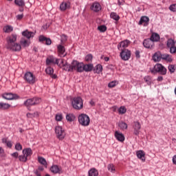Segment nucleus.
Returning <instances> with one entry per match:
<instances>
[{
	"label": "nucleus",
	"instance_id": "nucleus-1",
	"mask_svg": "<svg viewBox=\"0 0 176 176\" xmlns=\"http://www.w3.org/2000/svg\"><path fill=\"white\" fill-rule=\"evenodd\" d=\"M41 102L42 99H41V98L34 97L25 101L24 105L27 107L28 109H30V107H32V105H38V104H41Z\"/></svg>",
	"mask_w": 176,
	"mask_h": 176
},
{
	"label": "nucleus",
	"instance_id": "nucleus-2",
	"mask_svg": "<svg viewBox=\"0 0 176 176\" xmlns=\"http://www.w3.org/2000/svg\"><path fill=\"white\" fill-rule=\"evenodd\" d=\"M72 105L74 109H82L83 108V99L80 97L74 98L72 102Z\"/></svg>",
	"mask_w": 176,
	"mask_h": 176
},
{
	"label": "nucleus",
	"instance_id": "nucleus-3",
	"mask_svg": "<svg viewBox=\"0 0 176 176\" xmlns=\"http://www.w3.org/2000/svg\"><path fill=\"white\" fill-rule=\"evenodd\" d=\"M78 123H80L81 126H89V124H90V118L87 114L82 113L78 116Z\"/></svg>",
	"mask_w": 176,
	"mask_h": 176
},
{
	"label": "nucleus",
	"instance_id": "nucleus-4",
	"mask_svg": "<svg viewBox=\"0 0 176 176\" xmlns=\"http://www.w3.org/2000/svg\"><path fill=\"white\" fill-rule=\"evenodd\" d=\"M72 69L70 70L74 72L76 71L77 72H83V63L78 62V60H73L71 63Z\"/></svg>",
	"mask_w": 176,
	"mask_h": 176
},
{
	"label": "nucleus",
	"instance_id": "nucleus-5",
	"mask_svg": "<svg viewBox=\"0 0 176 176\" xmlns=\"http://www.w3.org/2000/svg\"><path fill=\"white\" fill-rule=\"evenodd\" d=\"M23 155L19 156L20 162H25L28 160V157L32 155V150L31 148H25L23 150Z\"/></svg>",
	"mask_w": 176,
	"mask_h": 176
},
{
	"label": "nucleus",
	"instance_id": "nucleus-6",
	"mask_svg": "<svg viewBox=\"0 0 176 176\" xmlns=\"http://www.w3.org/2000/svg\"><path fill=\"white\" fill-rule=\"evenodd\" d=\"M24 80L30 85H34V83L36 82V78H35V76H34V74L30 72H28L24 75Z\"/></svg>",
	"mask_w": 176,
	"mask_h": 176
},
{
	"label": "nucleus",
	"instance_id": "nucleus-7",
	"mask_svg": "<svg viewBox=\"0 0 176 176\" xmlns=\"http://www.w3.org/2000/svg\"><path fill=\"white\" fill-rule=\"evenodd\" d=\"M120 56L124 61H129L131 57V51L128 49H121Z\"/></svg>",
	"mask_w": 176,
	"mask_h": 176
},
{
	"label": "nucleus",
	"instance_id": "nucleus-8",
	"mask_svg": "<svg viewBox=\"0 0 176 176\" xmlns=\"http://www.w3.org/2000/svg\"><path fill=\"white\" fill-rule=\"evenodd\" d=\"M158 72L160 75H166L167 74V69L163 66V65L160 63H157L154 66V70L151 71V72Z\"/></svg>",
	"mask_w": 176,
	"mask_h": 176
},
{
	"label": "nucleus",
	"instance_id": "nucleus-9",
	"mask_svg": "<svg viewBox=\"0 0 176 176\" xmlns=\"http://www.w3.org/2000/svg\"><path fill=\"white\" fill-rule=\"evenodd\" d=\"M55 64L60 67L61 65V64H60V59L55 58L53 56H50L46 58V65H54Z\"/></svg>",
	"mask_w": 176,
	"mask_h": 176
},
{
	"label": "nucleus",
	"instance_id": "nucleus-10",
	"mask_svg": "<svg viewBox=\"0 0 176 176\" xmlns=\"http://www.w3.org/2000/svg\"><path fill=\"white\" fill-rule=\"evenodd\" d=\"M55 133L56 134L57 138L58 140H64L65 137V131L63 129V127L60 126H57L55 127Z\"/></svg>",
	"mask_w": 176,
	"mask_h": 176
},
{
	"label": "nucleus",
	"instance_id": "nucleus-11",
	"mask_svg": "<svg viewBox=\"0 0 176 176\" xmlns=\"http://www.w3.org/2000/svg\"><path fill=\"white\" fill-rule=\"evenodd\" d=\"M7 49L11 52H20L21 50V45L17 43H12L10 45H7Z\"/></svg>",
	"mask_w": 176,
	"mask_h": 176
},
{
	"label": "nucleus",
	"instance_id": "nucleus-12",
	"mask_svg": "<svg viewBox=\"0 0 176 176\" xmlns=\"http://www.w3.org/2000/svg\"><path fill=\"white\" fill-rule=\"evenodd\" d=\"M133 134L135 135H140V131L141 130V124L138 121L133 122Z\"/></svg>",
	"mask_w": 176,
	"mask_h": 176
},
{
	"label": "nucleus",
	"instance_id": "nucleus-13",
	"mask_svg": "<svg viewBox=\"0 0 176 176\" xmlns=\"http://www.w3.org/2000/svg\"><path fill=\"white\" fill-rule=\"evenodd\" d=\"M17 41V34H12L11 35L7 37V46L12 45V43H15Z\"/></svg>",
	"mask_w": 176,
	"mask_h": 176
},
{
	"label": "nucleus",
	"instance_id": "nucleus-14",
	"mask_svg": "<svg viewBox=\"0 0 176 176\" xmlns=\"http://www.w3.org/2000/svg\"><path fill=\"white\" fill-rule=\"evenodd\" d=\"M154 45H155V43L151 38L145 39L143 41V46H144L146 49H152Z\"/></svg>",
	"mask_w": 176,
	"mask_h": 176
},
{
	"label": "nucleus",
	"instance_id": "nucleus-15",
	"mask_svg": "<svg viewBox=\"0 0 176 176\" xmlns=\"http://www.w3.org/2000/svg\"><path fill=\"white\" fill-rule=\"evenodd\" d=\"M3 98L5 100H17L19 98V96L16 94H13L12 93H6L2 95Z\"/></svg>",
	"mask_w": 176,
	"mask_h": 176
},
{
	"label": "nucleus",
	"instance_id": "nucleus-16",
	"mask_svg": "<svg viewBox=\"0 0 176 176\" xmlns=\"http://www.w3.org/2000/svg\"><path fill=\"white\" fill-rule=\"evenodd\" d=\"M175 43L176 42L172 38L168 39L167 47H170V53L175 52V50L174 49L175 47Z\"/></svg>",
	"mask_w": 176,
	"mask_h": 176
},
{
	"label": "nucleus",
	"instance_id": "nucleus-17",
	"mask_svg": "<svg viewBox=\"0 0 176 176\" xmlns=\"http://www.w3.org/2000/svg\"><path fill=\"white\" fill-rule=\"evenodd\" d=\"M57 49L59 57H65V47H64L63 45H58L57 46Z\"/></svg>",
	"mask_w": 176,
	"mask_h": 176
},
{
	"label": "nucleus",
	"instance_id": "nucleus-18",
	"mask_svg": "<svg viewBox=\"0 0 176 176\" xmlns=\"http://www.w3.org/2000/svg\"><path fill=\"white\" fill-rule=\"evenodd\" d=\"M129 45H130V41L125 40L119 43V45H118V50H122V49H126V47H129Z\"/></svg>",
	"mask_w": 176,
	"mask_h": 176
},
{
	"label": "nucleus",
	"instance_id": "nucleus-19",
	"mask_svg": "<svg viewBox=\"0 0 176 176\" xmlns=\"http://www.w3.org/2000/svg\"><path fill=\"white\" fill-rule=\"evenodd\" d=\"M50 171L53 173L54 174H62L63 169L58 167L57 165H53L50 168Z\"/></svg>",
	"mask_w": 176,
	"mask_h": 176
},
{
	"label": "nucleus",
	"instance_id": "nucleus-20",
	"mask_svg": "<svg viewBox=\"0 0 176 176\" xmlns=\"http://www.w3.org/2000/svg\"><path fill=\"white\" fill-rule=\"evenodd\" d=\"M45 72L46 74H47V75H50L51 78H52V79H56V78H57V76L56 74H54V69L50 66L46 68Z\"/></svg>",
	"mask_w": 176,
	"mask_h": 176
},
{
	"label": "nucleus",
	"instance_id": "nucleus-21",
	"mask_svg": "<svg viewBox=\"0 0 176 176\" xmlns=\"http://www.w3.org/2000/svg\"><path fill=\"white\" fill-rule=\"evenodd\" d=\"M34 35H35V33L30 32L28 30L22 32V36L29 40L31 39V38H34Z\"/></svg>",
	"mask_w": 176,
	"mask_h": 176
},
{
	"label": "nucleus",
	"instance_id": "nucleus-22",
	"mask_svg": "<svg viewBox=\"0 0 176 176\" xmlns=\"http://www.w3.org/2000/svg\"><path fill=\"white\" fill-rule=\"evenodd\" d=\"M114 135L118 141L120 142H123L124 141V135L123 133L116 131L114 133Z\"/></svg>",
	"mask_w": 176,
	"mask_h": 176
},
{
	"label": "nucleus",
	"instance_id": "nucleus-23",
	"mask_svg": "<svg viewBox=\"0 0 176 176\" xmlns=\"http://www.w3.org/2000/svg\"><path fill=\"white\" fill-rule=\"evenodd\" d=\"M20 45L21 46H22V47H28V46H30V43H31V42L30 41V40L28 38L25 39V38L23 37L21 38V41H20Z\"/></svg>",
	"mask_w": 176,
	"mask_h": 176
},
{
	"label": "nucleus",
	"instance_id": "nucleus-24",
	"mask_svg": "<svg viewBox=\"0 0 176 176\" xmlns=\"http://www.w3.org/2000/svg\"><path fill=\"white\" fill-rule=\"evenodd\" d=\"M162 55L163 54H162V53H160V52H155L154 54V55L153 56V61H155V63H157V62L160 61L161 60H162Z\"/></svg>",
	"mask_w": 176,
	"mask_h": 176
},
{
	"label": "nucleus",
	"instance_id": "nucleus-25",
	"mask_svg": "<svg viewBox=\"0 0 176 176\" xmlns=\"http://www.w3.org/2000/svg\"><path fill=\"white\" fill-rule=\"evenodd\" d=\"M139 24L140 25H142V24H144V26L148 25V24H149V17L146 16H142L140 21H139Z\"/></svg>",
	"mask_w": 176,
	"mask_h": 176
},
{
	"label": "nucleus",
	"instance_id": "nucleus-26",
	"mask_svg": "<svg viewBox=\"0 0 176 176\" xmlns=\"http://www.w3.org/2000/svg\"><path fill=\"white\" fill-rule=\"evenodd\" d=\"M71 6V3L69 2H63L60 6V9L62 12H65L67 9H69Z\"/></svg>",
	"mask_w": 176,
	"mask_h": 176
},
{
	"label": "nucleus",
	"instance_id": "nucleus-27",
	"mask_svg": "<svg viewBox=\"0 0 176 176\" xmlns=\"http://www.w3.org/2000/svg\"><path fill=\"white\" fill-rule=\"evenodd\" d=\"M91 10L93 12H100L101 10V5L98 3H94L91 6Z\"/></svg>",
	"mask_w": 176,
	"mask_h": 176
},
{
	"label": "nucleus",
	"instance_id": "nucleus-28",
	"mask_svg": "<svg viewBox=\"0 0 176 176\" xmlns=\"http://www.w3.org/2000/svg\"><path fill=\"white\" fill-rule=\"evenodd\" d=\"M150 39L153 42H159L160 41V35L157 33H152Z\"/></svg>",
	"mask_w": 176,
	"mask_h": 176
},
{
	"label": "nucleus",
	"instance_id": "nucleus-29",
	"mask_svg": "<svg viewBox=\"0 0 176 176\" xmlns=\"http://www.w3.org/2000/svg\"><path fill=\"white\" fill-rule=\"evenodd\" d=\"M83 71H85V72H90V71H93V65H85L82 63V72Z\"/></svg>",
	"mask_w": 176,
	"mask_h": 176
},
{
	"label": "nucleus",
	"instance_id": "nucleus-30",
	"mask_svg": "<svg viewBox=\"0 0 176 176\" xmlns=\"http://www.w3.org/2000/svg\"><path fill=\"white\" fill-rule=\"evenodd\" d=\"M38 39L40 42H45V45H52V40L45 37L44 36H40Z\"/></svg>",
	"mask_w": 176,
	"mask_h": 176
},
{
	"label": "nucleus",
	"instance_id": "nucleus-31",
	"mask_svg": "<svg viewBox=\"0 0 176 176\" xmlns=\"http://www.w3.org/2000/svg\"><path fill=\"white\" fill-rule=\"evenodd\" d=\"M136 155L138 159H140L142 162H145V152H144L143 151H138Z\"/></svg>",
	"mask_w": 176,
	"mask_h": 176
},
{
	"label": "nucleus",
	"instance_id": "nucleus-32",
	"mask_svg": "<svg viewBox=\"0 0 176 176\" xmlns=\"http://www.w3.org/2000/svg\"><path fill=\"white\" fill-rule=\"evenodd\" d=\"M88 175L89 176H98V170L96 169V168H91L88 171Z\"/></svg>",
	"mask_w": 176,
	"mask_h": 176
},
{
	"label": "nucleus",
	"instance_id": "nucleus-33",
	"mask_svg": "<svg viewBox=\"0 0 176 176\" xmlns=\"http://www.w3.org/2000/svg\"><path fill=\"white\" fill-rule=\"evenodd\" d=\"M162 60H165L166 61H168V63H171V61H173V58L170 54H162Z\"/></svg>",
	"mask_w": 176,
	"mask_h": 176
},
{
	"label": "nucleus",
	"instance_id": "nucleus-34",
	"mask_svg": "<svg viewBox=\"0 0 176 176\" xmlns=\"http://www.w3.org/2000/svg\"><path fill=\"white\" fill-rule=\"evenodd\" d=\"M76 117L73 113H68L66 115V120L67 122H74Z\"/></svg>",
	"mask_w": 176,
	"mask_h": 176
},
{
	"label": "nucleus",
	"instance_id": "nucleus-35",
	"mask_svg": "<svg viewBox=\"0 0 176 176\" xmlns=\"http://www.w3.org/2000/svg\"><path fill=\"white\" fill-rule=\"evenodd\" d=\"M27 118H30V119H32V118H39V112L36 111L34 113H28L26 114Z\"/></svg>",
	"mask_w": 176,
	"mask_h": 176
},
{
	"label": "nucleus",
	"instance_id": "nucleus-36",
	"mask_svg": "<svg viewBox=\"0 0 176 176\" xmlns=\"http://www.w3.org/2000/svg\"><path fill=\"white\" fill-rule=\"evenodd\" d=\"M110 17L116 21H119V20H120V16H119V15L116 14V12H111L110 14Z\"/></svg>",
	"mask_w": 176,
	"mask_h": 176
},
{
	"label": "nucleus",
	"instance_id": "nucleus-37",
	"mask_svg": "<svg viewBox=\"0 0 176 176\" xmlns=\"http://www.w3.org/2000/svg\"><path fill=\"white\" fill-rule=\"evenodd\" d=\"M118 126L120 129V130H127V124L126 122H120L118 123Z\"/></svg>",
	"mask_w": 176,
	"mask_h": 176
},
{
	"label": "nucleus",
	"instance_id": "nucleus-38",
	"mask_svg": "<svg viewBox=\"0 0 176 176\" xmlns=\"http://www.w3.org/2000/svg\"><path fill=\"white\" fill-rule=\"evenodd\" d=\"M38 162L43 166H45V167L47 166V162H46V160L42 157H38Z\"/></svg>",
	"mask_w": 176,
	"mask_h": 176
},
{
	"label": "nucleus",
	"instance_id": "nucleus-39",
	"mask_svg": "<svg viewBox=\"0 0 176 176\" xmlns=\"http://www.w3.org/2000/svg\"><path fill=\"white\" fill-rule=\"evenodd\" d=\"M3 30L4 32L9 34L10 32H12V31H13V27L10 25H6L3 28Z\"/></svg>",
	"mask_w": 176,
	"mask_h": 176
},
{
	"label": "nucleus",
	"instance_id": "nucleus-40",
	"mask_svg": "<svg viewBox=\"0 0 176 176\" xmlns=\"http://www.w3.org/2000/svg\"><path fill=\"white\" fill-rule=\"evenodd\" d=\"M62 67H63V69H64L65 71H67L68 72H72V70H71V69H72V65H69V64H68V63H66L65 65H63V66H62Z\"/></svg>",
	"mask_w": 176,
	"mask_h": 176
},
{
	"label": "nucleus",
	"instance_id": "nucleus-41",
	"mask_svg": "<svg viewBox=\"0 0 176 176\" xmlns=\"http://www.w3.org/2000/svg\"><path fill=\"white\" fill-rule=\"evenodd\" d=\"M3 144H6L8 148H12V144L11 141H8L7 138L2 139Z\"/></svg>",
	"mask_w": 176,
	"mask_h": 176
},
{
	"label": "nucleus",
	"instance_id": "nucleus-42",
	"mask_svg": "<svg viewBox=\"0 0 176 176\" xmlns=\"http://www.w3.org/2000/svg\"><path fill=\"white\" fill-rule=\"evenodd\" d=\"M14 3L17 5V6H25L24 0H14Z\"/></svg>",
	"mask_w": 176,
	"mask_h": 176
},
{
	"label": "nucleus",
	"instance_id": "nucleus-43",
	"mask_svg": "<svg viewBox=\"0 0 176 176\" xmlns=\"http://www.w3.org/2000/svg\"><path fill=\"white\" fill-rule=\"evenodd\" d=\"M9 108H10V104L3 102L1 103V109H3L5 111L6 109H9Z\"/></svg>",
	"mask_w": 176,
	"mask_h": 176
},
{
	"label": "nucleus",
	"instance_id": "nucleus-44",
	"mask_svg": "<svg viewBox=\"0 0 176 176\" xmlns=\"http://www.w3.org/2000/svg\"><path fill=\"white\" fill-rule=\"evenodd\" d=\"M95 72L96 74H100V72H102V65H96Z\"/></svg>",
	"mask_w": 176,
	"mask_h": 176
},
{
	"label": "nucleus",
	"instance_id": "nucleus-45",
	"mask_svg": "<svg viewBox=\"0 0 176 176\" xmlns=\"http://www.w3.org/2000/svg\"><path fill=\"white\" fill-rule=\"evenodd\" d=\"M107 169L109 171H110L111 173H115V165H113V164H110L107 166Z\"/></svg>",
	"mask_w": 176,
	"mask_h": 176
},
{
	"label": "nucleus",
	"instance_id": "nucleus-46",
	"mask_svg": "<svg viewBox=\"0 0 176 176\" xmlns=\"http://www.w3.org/2000/svg\"><path fill=\"white\" fill-rule=\"evenodd\" d=\"M98 30L100 32H105V31H107V26L102 25H100L98 27Z\"/></svg>",
	"mask_w": 176,
	"mask_h": 176
},
{
	"label": "nucleus",
	"instance_id": "nucleus-47",
	"mask_svg": "<svg viewBox=\"0 0 176 176\" xmlns=\"http://www.w3.org/2000/svg\"><path fill=\"white\" fill-rule=\"evenodd\" d=\"M168 68L170 74H174V72H175V66H174V65H169Z\"/></svg>",
	"mask_w": 176,
	"mask_h": 176
},
{
	"label": "nucleus",
	"instance_id": "nucleus-48",
	"mask_svg": "<svg viewBox=\"0 0 176 176\" xmlns=\"http://www.w3.org/2000/svg\"><path fill=\"white\" fill-rule=\"evenodd\" d=\"M93 60V55L88 54L85 56V61H87V63H90Z\"/></svg>",
	"mask_w": 176,
	"mask_h": 176
},
{
	"label": "nucleus",
	"instance_id": "nucleus-49",
	"mask_svg": "<svg viewBox=\"0 0 176 176\" xmlns=\"http://www.w3.org/2000/svg\"><path fill=\"white\" fill-rule=\"evenodd\" d=\"M126 107H120L118 111H119V113H121L122 115H123V113H126Z\"/></svg>",
	"mask_w": 176,
	"mask_h": 176
},
{
	"label": "nucleus",
	"instance_id": "nucleus-50",
	"mask_svg": "<svg viewBox=\"0 0 176 176\" xmlns=\"http://www.w3.org/2000/svg\"><path fill=\"white\" fill-rule=\"evenodd\" d=\"M15 149L16 151H21L23 149V146L20 143H16L15 145Z\"/></svg>",
	"mask_w": 176,
	"mask_h": 176
},
{
	"label": "nucleus",
	"instance_id": "nucleus-51",
	"mask_svg": "<svg viewBox=\"0 0 176 176\" xmlns=\"http://www.w3.org/2000/svg\"><path fill=\"white\" fill-rule=\"evenodd\" d=\"M63 120V116L61 114H57L56 116V120H57L58 122H60V120Z\"/></svg>",
	"mask_w": 176,
	"mask_h": 176
},
{
	"label": "nucleus",
	"instance_id": "nucleus-52",
	"mask_svg": "<svg viewBox=\"0 0 176 176\" xmlns=\"http://www.w3.org/2000/svg\"><path fill=\"white\" fill-rule=\"evenodd\" d=\"M169 9L172 11V12H176V4H173L169 7Z\"/></svg>",
	"mask_w": 176,
	"mask_h": 176
},
{
	"label": "nucleus",
	"instance_id": "nucleus-53",
	"mask_svg": "<svg viewBox=\"0 0 176 176\" xmlns=\"http://www.w3.org/2000/svg\"><path fill=\"white\" fill-rule=\"evenodd\" d=\"M59 64H60V65L59 67H63V65H65L67 63L65 61V60L64 59H59Z\"/></svg>",
	"mask_w": 176,
	"mask_h": 176
},
{
	"label": "nucleus",
	"instance_id": "nucleus-54",
	"mask_svg": "<svg viewBox=\"0 0 176 176\" xmlns=\"http://www.w3.org/2000/svg\"><path fill=\"white\" fill-rule=\"evenodd\" d=\"M109 87H115V86H116V82L115 81H111V82L109 83Z\"/></svg>",
	"mask_w": 176,
	"mask_h": 176
},
{
	"label": "nucleus",
	"instance_id": "nucleus-55",
	"mask_svg": "<svg viewBox=\"0 0 176 176\" xmlns=\"http://www.w3.org/2000/svg\"><path fill=\"white\" fill-rule=\"evenodd\" d=\"M144 80L147 85H151V80L149 77H144Z\"/></svg>",
	"mask_w": 176,
	"mask_h": 176
},
{
	"label": "nucleus",
	"instance_id": "nucleus-56",
	"mask_svg": "<svg viewBox=\"0 0 176 176\" xmlns=\"http://www.w3.org/2000/svg\"><path fill=\"white\" fill-rule=\"evenodd\" d=\"M24 17L23 14H18L16 15V20H21Z\"/></svg>",
	"mask_w": 176,
	"mask_h": 176
},
{
	"label": "nucleus",
	"instance_id": "nucleus-57",
	"mask_svg": "<svg viewBox=\"0 0 176 176\" xmlns=\"http://www.w3.org/2000/svg\"><path fill=\"white\" fill-rule=\"evenodd\" d=\"M12 157H19V153L15 152L12 154Z\"/></svg>",
	"mask_w": 176,
	"mask_h": 176
},
{
	"label": "nucleus",
	"instance_id": "nucleus-58",
	"mask_svg": "<svg viewBox=\"0 0 176 176\" xmlns=\"http://www.w3.org/2000/svg\"><path fill=\"white\" fill-rule=\"evenodd\" d=\"M157 80L158 82H162L163 80V76H158L157 78Z\"/></svg>",
	"mask_w": 176,
	"mask_h": 176
},
{
	"label": "nucleus",
	"instance_id": "nucleus-59",
	"mask_svg": "<svg viewBox=\"0 0 176 176\" xmlns=\"http://www.w3.org/2000/svg\"><path fill=\"white\" fill-rule=\"evenodd\" d=\"M67 41V36H65V34L62 35V41Z\"/></svg>",
	"mask_w": 176,
	"mask_h": 176
},
{
	"label": "nucleus",
	"instance_id": "nucleus-60",
	"mask_svg": "<svg viewBox=\"0 0 176 176\" xmlns=\"http://www.w3.org/2000/svg\"><path fill=\"white\" fill-rule=\"evenodd\" d=\"M173 164H176V155H174L173 157Z\"/></svg>",
	"mask_w": 176,
	"mask_h": 176
},
{
	"label": "nucleus",
	"instance_id": "nucleus-61",
	"mask_svg": "<svg viewBox=\"0 0 176 176\" xmlns=\"http://www.w3.org/2000/svg\"><path fill=\"white\" fill-rule=\"evenodd\" d=\"M135 56L138 58H140V51H135Z\"/></svg>",
	"mask_w": 176,
	"mask_h": 176
},
{
	"label": "nucleus",
	"instance_id": "nucleus-62",
	"mask_svg": "<svg viewBox=\"0 0 176 176\" xmlns=\"http://www.w3.org/2000/svg\"><path fill=\"white\" fill-rule=\"evenodd\" d=\"M34 173L36 176H41V173H39V171L38 170H35Z\"/></svg>",
	"mask_w": 176,
	"mask_h": 176
},
{
	"label": "nucleus",
	"instance_id": "nucleus-63",
	"mask_svg": "<svg viewBox=\"0 0 176 176\" xmlns=\"http://www.w3.org/2000/svg\"><path fill=\"white\" fill-rule=\"evenodd\" d=\"M89 104H90V105H91V107H94L96 105V103H94V101H93V100H91L89 102Z\"/></svg>",
	"mask_w": 176,
	"mask_h": 176
},
{
	"label": "nucleus",
	"instance_id": "nucleus-64",
	"mask_svg": "<svg viewBox=\"0 0 176 176\" xmlns=\"http://www.w3.org/2000/svg\"><path fill=\"white\" fill-rule=\"evenodd\" d=\"M38 170H39V171H43V167L39 166Z\"/></svg>",
	"mask_w": 176,
	"mask_h": 176
}]
</instances>
